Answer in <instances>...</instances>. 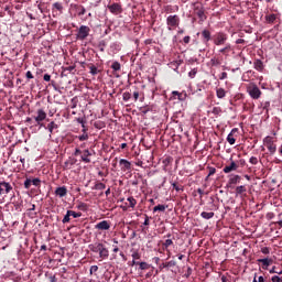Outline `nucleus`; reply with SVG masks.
<instances>
[{
	"label": "nucleus",
	"instance_id": "1",
	"mask_svg": "<svg viewBox=\"0 0 282 282\" xmlns=\"http://www.w3.org/2000/svg\"><path fill=\"white\" fill-rule=\"evenodd\" d=\"M247 93L253 100H259L261 98V89H259V86L254 83L248 84Z\"/></svg>",
	"mask_w": 282,
	"mask_h": 282
},
{
	"label": "nucleus",
	"instance_id": "2",
	"mask_svg": "<svg viewBox=\"0 0 282 282\" xmlns=\"http://www.w3.org/2000/svg\"><path fill=\"white\" fill-rule=\"evenodd\" d=\"M228 41V35L226 33H217L214 37V45H224Z\"/></svg>",
	"mask_w": 282,
	"mask_h": 282
},
{
	"label": "nucleus",
	"instance_id": "3",
	"mask_svg": "<svg viewBox=\"0 0 282 282\" xmlns=\"http://www.w3.org/2000/svg\"><path fill=\"white\" fill-rule=\"evenodd\" d=\"M47 118V112H45V110H43L42 108L37 109L36 111V116L34 117V120L37 124H40V127H43V120H45Z\"/></svg>",
	"mask_w": 282,
	"mask_h": 282
},
{
	"label": "nucleus",
	"instance_id": "4",
	"mask_svg": "<svg viewBox=\"0 0 282 282\" xmlns=\"http://www.w3.org/2000/svg\"><path fill=\"white\" fill-rule=\"evenodd\" d=\"M89 32H91L89 26L82 25L78 30L77 37L79 39V41H85V39L89 36Z\"/></svg>",
	"mask_w": 282,
	"mask_h": 282
},
{
	"label": "nucleus",
	"instance_id": "5",
	"mask_svg": "<svg viewBox=\"0 0 282 282\" xmlns=\"http://www.w3.org/2000/svg\"><path fill=\"white\" fill-rule=\"evenodd\" d=\"M166 23L169 25V30H173V28H177V25H180V17L170 15L166 19Z\"/></svg>",
	"mask_w": 282,
	"mask_h": 282
},
{
	"label": "nucleus",
	"instance_id": "6",
	"mask_svg": "<svg viewBox=\"0 0 282 282\" xmlns=\"http://www.w3.org/2000/svg\"><path fill=\"white\" fill-rule=\"evenodd\" d=\"M12 191V185L6 181H0V195H8Z\"/></svg>",
	"mask_w": 282,
	"mask_h": 282
},
{
	"label": "nucleus",
	"instance_id": "7",
	"mask_svg": "<svg viewBox=\"0 0 282 282\" xmlns=\"http://www.w3.org/2000/svg\"><path fill=\"white\" fill-rule=\"evenodd\" d=\"M265 142H267L268 151L271 153V155H274V153H276V144H274V142L272 141V138L270 137L265 139Z\"/></svg>",
	"mask_w": 282,
	"mask_h": 282
},
{
	"label": "nucleus",
	"instance_id": "8",
	"mask_svg": "<svg viewBox=\"0 0 282 282\" xmlns=\"http://www.w3.org/2000/svg\"><path fill=\"white\" fill-rule=\"evenodd\" d=\"M99 258L100 259H109V249L105 247V245L99 243Z\"/></svg>",
	"mask_w": 282,
	"mask_h": 282
},
{
	"label": "nucleus",
	"instance_id": "9",
	"mask_svg": "<svg viewBox=\"0 0 282 282\" xmlns=\"http://www.w3.org/2000/svg\"><path fill=\"white\" fill-rule=\"evenodd\" d=\"M108 10L111 14H119V12H122V6L120 3H112L108 6Z\"/></svg>",
	"mask_w": 282,
	"mask_h": 282
},
{
	"label": "nucleus",
	"instance_id": "10",
	"mask_svg": "<svg viewBox=\"0 0 282 282\" xmlns=\"http://www.w3.org/2000/svg\"><path fill=\"white\" fill-rule=\"evenodd\" d=\"M96 230H109L111 225L107 220H102L95 226Z\"/></svg>",
	"mask_w": 282,
	"mask_h": 282
},
{
	"label": "nucleus",
	"instance_id": "11",
	"mask_svg": "<svg viewBox=\"0 0 282 282\" xmlns=\"http://www.w3.org/2000/svg\"><path fill=\"white\" fill-rule=\"evenodd\" d=\"M239 169V165L235 161H231L229 165L224 167V173H232V171H237Z\"/></svg>",
	"mask_w": 282,
	"mask_h": 282
},
{
	"label": "nucleus",
	"instance_id": "12",
	"mask_svg": "<svg viewBox=\"0 0 282 282\" xmlns=\"http://www.w3.org/2000/svg\"><path fill=\"white\" fill-rule=\"evenodd\" d=\"M89 156H91V152L89 150H84L82 155V162H85V164H89V162H91V159H89Z\"/></svg>",
	"mask_w": 282,
	"mask_h": 282
},
{
	"label": "nucleus",
	"instance_id": "13",
	"mask_svg": "<svg viewBox=\"0 0 282 282\" xmlns=\"http://www.w3.org/2000/svg\"><path fill=\"white\" fill-rule=\"evenodd\" d=\"M258 263H262L263 270H268V267L272 265V259L270 258L258 259Z\"/></svg>",
	"mask_w": 282,
	"mask_h": 282
},
{
	"label": "nucleus",
	"instance_id": "14",
	"mask_svg": "<svg viewBox=\"0 0 282 282\" xmlns=\"http://www.w3.org/2000/svg\"><path fill=\"white\" fill-rule=\"evenodd\" d=\"M55 195H56L57 197H65V195H67V187H65V186L57 187V188L55 189Z\"/></svg>",
	"mask_w": 282,
	"mask_h": 282
},
{
	"label": "nucleus",
	"instance_id": "15",
	"mask_svg": "<svg viewBox=\"0 0 282 282\" xmlns=\"http://www.w3.org/2000/svg\"><path fill=\"white\" fill-rule=\"evenodd\" d=\"M172 94H173V96H177L178 100H181V101H184V100H186V98H188V94H186V91L180 93L177 90H174V91H172Z\"/></svg>",
	"mask_w": 282,
	"mask_h": 282
},
{
	"label": "nucleus",
	"instance_id": "16",
	"mask_svg": "<svg viewBox=\"0 0 282 282\" xmlns=\"http://www.w3.org/2000/svg\"><path fill=\"white\" fill-rule=\"evenodd\" d=\"M241 182V176L237 174H231L229 177V184H239Z\"/></svg>",
	"mask_w": 282,
	"mask_h": 282
},
{
	"label": "nucleus",
	"instance_id": "17",
	"mask_svg": "<svg viewBox=\"0 0 282 282\" xmlns=\"http://www.w3.org/2000/svg\"><path fill=\"white\" fill-rule=\"evenodd\" d=\"M119 164H120V166H123V169H124L126 171H129V170L131 169V162H129V161L126 160V159H121V160L119 161Z\"/></svg>",
	"mask_w": 282,
	"mask_h": 282
},
{
	"label": "nucleus",
	"instance_id": "18",
	"mask_svg": "<svg viewBox=\"0 0 282 282\" xmlns=\"http://www.w3.org/2000/svg\"><path fill=\"white\" fill-rule=\"evenodd\" d=\"M253 67L257 69V72H263V62H261V59H256Z\"/></svg>",
	"mask_w": 282,
	"mask_h": 282
},
{
	"label": "nucleus",
	"instance_id": "19",
	"mask_svg": "<svg viewBox=\"0 0 282 282\" xmlns=\"http://www.w3.org/2000/svg\"><path fill=\"white\" fill-rule=\"evenodd\" d=\"M77 160L76 159H68L65 163H64V167L65 169H72L74 166V164H76Z\"/></svg>",
	"mask_w": 282,
	"mask_h": 282
},
{
	"label": "nucleus",
	"instance_id": "20",
	"mask_svg": "<svg viewBox=\"0 0 282 282\" xmlns=\"http://www.w3.org/2000/svg\"><path fill=\"white\" fill-rule=\"evenodd\" d=\"M200 217L203 219H213V217H215V213H213V212H203L200 214Z\"/></svg>",
	"mask_w": 282,
	"mask_h": 282
},
{
	"label": "nucleus",
	"instance_id": "21",
	"mask_svg": "<svg viewBox=\"0 0 282 282\" xmlns=\"http://www.w3.org/2000/svg\"><path fill=\"white\" fill-rule=\"evenodd\" d=\"M216 96H217V98H219V99L226 98V89H224V88H217V89H216Z\"/></svg>",
	"mask_w": 282,
	"mask_h": 282
},
{
	"label": "nucleus",
	"instance_id": "22",
	"mask_svg": "<svg viewBox=\"0 0 282 282\" xmlns=\"http://www.w3.org/2000/svg\"><path fill=\"white\" fill-rule=\"evenodd\" d=\"M230 50H232L230 44H226V46L220 48L218 52L219 54H224L225 56H228V52H230Z\"/></svg>",
	"mask_w": 282,
	"mask_h": 282
},
{
	"label": "nucleus",
	"instance_id": "23",
	"mask_svg": "<svg viewBox=\"0 0 282 282\" xmlns=\"http://www.w3.org/2000/svg\"><path fill=\"white\" fill-rule=\"evenodd\" d=\"M202 36H203L205 43H208V41H210V31L204 30V31L202 32Z\"/></svg>",
	"mask_w": 282,
	"mask_h": 282
},
{
	"label": "nucleus",
	"instance_id": "24",
	"mask_svg": "<svg viewBox=\"0 0 282 282\" xmlns=\"http://www.w3.org/2000/svg\"><path fill=\"white\" fill-rule=\"evenodd\" d=\"M127 202H129V208H135V205L138 204V200H135L133 196L128 197Z\"/></svg>",
	"mask_w": 282,
	"mask_h": 282
},
{
	"label": "nucleus",
	"instance_id": "25",
	"mask_svg": "<svg viewBox=\"0 0 282 282\" xmlns=\"http://www.w3.org/2000/svg\"><path fill=\"white\" fill-rule=\"evenodd\" d=\"M58 128V124H56V122L54 121H51L48 124H47V130L50 133H54V129H57Z\"/></svg>",
	"mask_w": 282,
	"mask_h": 282
},
{
	"label": "nucleus",
	"instance_id": "26",
	"mask_svg": "<svg viewBox=\"0 0 282 282\" xmlns=\"http://www.w3.org/2000/svg\"><path fill=\"white\" fill-rule=\"evenodd\" d=\"M89 250H91V252H99V250H100V242L95 243V245H89Z\"/></svg>",
	"mask_w": 282,
	"mask_h": 282
},
{
	"label": "nucleus",
	"instance_id": "27",
	"mask_svg": "<svg viewBox=\"0 0 282 282\" xmlns=\"http://www.w3.org/2000/svg\"><path fill=\"white\" fill-rule=\"evenodd\" d=\"M246 186L240 185L238 187H236V195H243V193H246Z\"/></svg>",
	"mask_w": 282,
	"mask_h": 282
},
{
	"label": "nucleus",
	"instance_id": "28",
	"mask_svg": "<svg viewBox=\"0 0 282 282\" xmlns=\"http://www.w3.org/2000/svg\"><path fill=\"white\" fill-rule=\"evenodd\" d=\"M164 210H166V206L164 205H158L153 208V213H164Z\"/></svg>",
	"mask_w": 282,
	"mask_h": 282
},
{
	"label": "nucleus",
	"instance_id": "29",
	"mask_svg": "<svg viewBox=\"0 0 282 282\" xmlns=\"http://www.w3.org/2000/svg\"><path fill=\"white\" fill-rule=\"evenodd\" d=\"M111 69H113V72H120V69H121L120 62H113L111 64Z\"/></svg>",
	"mask_w": 282,
	"mask_h": 282
},
{
	"label": "nucleus",
	"instance_id": "30",
	"mask_svg": "<svg viewBox=\"0 0 282 282\" xmlns=\"http://www.w3.org/2000/svg\"><path fill=\"white\" fill-rule=\"evenodd\" d=\"M210 65H212V67H217L218 65H221V62L219 61V58L213 57L210 59Z\"/></svg>",
	"mask_w": 282,
	"mask_h": 282
},
{
	"label": "nucleus",
	"instance_id": "31",
	"mask_svg": "<svg viewBox=\"0 0 282 282\" xmlns=\"http://www.w3.org/2000/svg\"><path fill=\"white\" fill-rule=\"evenodd\" d=\"M106 188H107V185H105V183L95 184V191H105Z\"/></svg>",
	"mask_w": 282,
	"mask_h": 282
},
{
	"label": "nucleus",
	"instance_id": "32",
	"mask_svg": "<svg viewBox=\"0 0 282 282\" xmlns=\"http://www.w3.org/2000/svg\"><path fill=\"white\" fill-rule=\"evenodd\" d=\"M227 142L229 144H235V142H237V140L235 139V137L232 135V132H230L228 135H227Z\"/></svg>",
	"mask_w": 282,
	"mask_h": 282
},
{
	"label": "nucleus",
	"instance_id": "33",
	"mask_svg": "<svg viewBox=\"0 0 282 282\" xmlns=\"http://www.w3.org/2000/svg\"><path fill=\"white\" fill-rule=\"evenodd\" d=\"M131 257H132V259L138 261L141 259L142 256L140 254V252L138 250H133Z\"/></svg>",
	"mask_w": 282,
	"mask_h": 282
},
{
	"label": "nucleus",
	"instance_id": "34",
	"mask_svg": "<svg viewBox=\"0 0 282 282\" xmlns=\"http://www.w3.org/2000/svg\"><path fill=\"white\" fill-rule=\"evenodd\" d=\"M68 215H70V217H73L74 219H78V217H80L83 214L76 213L74 210H68Z\"/></svg>",
	"mask_w": 282,
	"mask_h": 282
},
{
	"label": "nucleus",
	"instance_id": "35",
	"mask_svg": "<svg viewBox=\"0 0 282 282\" xmlns=\"http://www.w3.org/2000/svg\"><path fill=\"white\" fill-rule=\"evenodd\" d=\"M72 217V215L69 214V210H67L66 215L63 218V224H69V218Z\"/></svg>",
	"mask_w": 282,
	"mask_h": 282
},
{
	"label": "nucleus",
	"instance_id": "36",
	"mask_svg": "<svg viewBox=\"0 0 282 282\" xmlns=\"http://www.w3.org/2000/svg\"><path fill=\"white\" fill-rule=\"evenodd\" d=\"M212 113L214 116H219L221 113V108L219 107H214L213 110H212Z\"/></svg>",
	"mask_w": 282,
	"mask_h": 282
},
{
	"label": "nucleus",
	"instance_id": "37",
	"mask_svg": "<svg viewBox=\"0 0 282 282\" xmlns=\"http://www.w3.org/2000/svg\"><path fill=\"white\" fill-rule=\"evenodd\" d=\"M140 270H149V263L147 262H139Z\"/></svg>",
	"mask_w": 282,
	"mask_h": 282
},
{
	"label": "nucleus",
	"instance_id": "38",
	"mask_svg": "<svg viewBox=\"0 0 282 282\" xmlns=\"http://www.w3.org/2000/svg\"><path fill=\"white\" fill-rule=\"evenodd\" d=\"M122 98L126 102L131 100V93H123Z\"/></svg>",
	"mask_w": 282,
	"mask_h": 282
},
{
	"label": "nucleus",
	"instance_id": "39",
	"mask_svg": "<svg viewBox=\"0 0 282 282\" xmlns=\"http://www.w3.org/2000/svg\"><path fill=\"white\" fill-rule=\"evenodd\" d=\"M53 8H55V10H58L61 12L63 10V4L61 2H55L53 4Z\"/></svg>",
	"mask_w": 282,
	"mask_h": 282
},
{
	"label": "nucleus",
	"instance_id": "40",
	"mask_svg": "<svg viewBox=\"0 0 282 282\" xmlns=\"http://www.w3.org/2000/svg\"><path fill=\"white\" fill-rule=\"evenodd\" d=\"M31 184H33V186H41V180L40 178H33L31 181Z\"/></svg>",
	"mask_w": 282,
	"mask_h": 282
},
{
	"label": "nucleus",
	"instance_id": "41",
	"mask_svg": "<svg viewBox=\"0 0 282 282\" xmlns=\"http://www.w3.org/2000/svg\"><path fill=\"white\" fill-rule=\"evenodd\" d=\"M249 162H250V164H258L259 163V159H257V156H251L250 159H249Z\"/></svg>",
	"mask_w": 282,
	"mask_h": 282
},
{
	"label": "nucleus",
	"instance_id": "42",
	"mask_svg": "<svg viewBox=\"0 0 282 282\" xmlns=\"http://www.w3.org/2000/svg\"><path fill=\"white\" fill-rule=\"evenodd\" d=\"M78 140H80V142H84V140H89V135L87 133H84L78 137Z\"/></svg>",
	"mask_w": 282,
	"mask_h": 282
},
{
	"label": "nucleus",
	"instance_id": "43",
	"mask_svg": "<svg viewBox=\"0 0 282 282\" xmlns=\"http://www.w3.org/2000/svg\"><path fill=\"white\" fill-rule=\"evenodd\" d=\"M30 186H32V180L26 178V180L24 181V187H25V188H30Z\"/></svg>",
	"mask_w": 282,
	"mask_h": 282
},
{
	"label": "nucleus",
	"instance_id": "44",
	"mask_svg": "<svg viewBox=\"0 0 282 282\" xmlns=\"http://www.w3.org/2000/svg\"><path fill=\"white\" fill-rule=\"evenodd\" d=\"M271 281H272V282H282V279H281V276H279V275H273V276L271 278Z\"/></svg>",
	"mask_w": 282,
	"mask_h": 282
},
{
	"label": "nucleus",
	"instance_id": "45",
	"mask_svg": "<svg viewBox=\"0 0 282 282\" xmlns=\"http://www.w3.org/2000/svg\"><path fill=\"white\" fill-rule=\"evenodd\" d=\"M261 252H262V254H270V248L263 247V248H261Z\"/></svg>",
	"mask_w": 282,
	"mask_h": 282
},
{
	"label": "nucleus",
	"instance_id": "46",
	"mask_svg": "<svg viewBox=\"0 0 282 282\" xmlns=\"http://www.w3.org/2000/svg\"><path fill=\"white\" fill-rule=\"evenodd\" d=\"M197 17H199V19H200L202 21H204V20L206 19V15L204 14V11H198V12H197Z\"/></svg>",
	"mask_w": 282,
	"mask_h": 282
},
{
	"label": "nucleus",
	"instance_id": "47",
	"mask_svg": "<svg viewBox=\"0 0 282 282\" xmlns=\"http://www.w3.org/2000/svg\"><path fill=\"white\" fill-rule=\"evenodd\" d=\"M165 264H166V268H175L176 265L175 261H169Z\"/></svg>",
	"mask_w": 282,
	"mask_h": 282
},
{
	"label": "nucleus",
	"instance_id": "48",
	"mask_svg": "<svg viewBox=\"0 0 282 282\" xmlns=\"http://www.w3.org/2000/svg\"><path fill=\"white\" fill-rule=\"evenodd\" d=\"M165 248H169V246H173V240L166 239L164 242Z\"/></svg>",
	"mask_w": 282,
	"mask_h": 282
},
{
	"label": "nucleus",
	"instance_id": "49",
	"mask_svg": "<svg viewBox=\"0 0 282 282\" xmlns=\"http://www.w3.org/2000/svg\"><path fill=\"white\" fill-rule=\"evenodd\" d=\"M226 78H228V73H226V72L221 73L219 79L226 80Z\"/></svg>",
	"mask_w": 282,
	"mask_h": 282
},
{
	"label": "nucleus",
	"instance_id": "50",
	"mask_svg": "<svg viewBox=\"0 0 282 282\" xmlns=\"http://www.w3.org/2000/svg\"><path fill=\"white\" fill-rule=\"evenodd\" d=\"M172 186L176 193H180V191H182V188L180 186H177V183H172Z\"/></svg>",
	"mask_w": 282,
	"mask_h": 282
},
{
	"label": "nucleus",
	"instance_id": "51",
	"mask_svg": "<svg viewBox=\"0 0 282 282\" xmlns=\"http://www.w3.org/2000/svg\"><path fill=\"white\" fill-rule=\"evenodd\" d=\"M94 272H98V265L90 267V274H94Z\"/></svg>",
	"mask_w": 282,
	"mask_h": 282
},
{
	"label": "nucleus",
	"instance_id": "52",
	"mask_svg": "<svg viewBox=\"0 0 282 282\" xmlns=\"http://www.w3.org/2000/svg\"><path fill=\"white\" fill-rule=\"evenodd\" d=\"M139 98H140V93L134 91V93H133L134 102H138V99H139Z\"/></svg>",
	"mask_w": 282,
	"mask_h": 282
},
{
	"label": "nucleus",
	"instance_id": "53",
	"mask_svg": "<svg viewBox=\"0 0 282 282\" xmlns=\"http://www.w3.org/2000/svg\"><path fill=\"white\" fill-rule=\"evenodd\" d=\"M43 78L45 83H50V80H52V76H50L48 74H45Z\"/></svg>",
	"mask_w": 282,
	"mask_h": 282
},
{
	"label": "nucleus",
	"instance_id": "54",
	"mask_svg": "<svg viewBox=\"0 0 282 282\" xmlns=\"http://www.w3.org/2000/svg\"><path fill=\"white\" fill-rule=\"evenodd\" d=\"M26 78H29V80L34 78V75H32V72H30V70L26 72Z\"/></svg>",
	"mask_w": 282,
	"mask_h": 282
},
{
	"label": "nucleus",
	"instance_id": "55",
	"mask_svg": "<svg viewBox=\"0 0 282 282\" xmlns=\"http://www.w3.org/2000/svg\"><path fill=\"white\" fill-rule=\"evenodd\" d=\"M77 121L79 122V124H82L83 131L85 133V121H83V119H78Z\"/></svg>",
	"mask_w": 282,
	"mask_h": 282
},
{
	"label": "nucleus",
	"instance_id": "56",
	"mask_svg": "<svg viewBox=\"0 0 282 282\" xmlns=\"http://www.w3.org/2000/svg\"><path fill=\"white\" fill-rule=\"evenodd\" d=\"M183 41H184V43H186V44L191 43V36H185V37L183 39Z\"/></svg>",
	"mask_w": 282,
	"mask_h": 282
},
{
	"label": "nucleus",
	"instance_id": "57",
	"mask_svg": "<svg viewBox=\"0 0 282 282\" xmlns=\"http://www.w3.org/2000/svg\"><path fill=\"white\" fill-rule=\"evenodd\" d=\"M80 153H83V151H80V149L76 148L75 152H74V155H80Z\"/></svg>",
	"mask_w": 282,
	"mask_h": 282
},
{
	"label": "nucleus",
	"instance_id": "58",
	"mask_svg": "<svg viewBox=\"0 0 282 282\" xmlns=\"http://www.w3.org/2000/svg\"><path fill=\"white\" fill-rule=\"evenodd\" d=\"M237 45H241V43H246L243 39H238L236 40Z\"/></svg>",
	"mask_w": 282,
	"mask_h": 282
},
{
	"label": "nucleus",
	"instance_id": "59",
	"mask_svg": "<svg viewBox=\"0 0 282 282\" xmlns=\"http://www.w3.org/2000/svg\"><path fill=\"white\" fill-rule=\"evenodd\" d=\"M195 74H197V72H195V70H191V72H189V76H191V78H195Z\"/></svg>",
	"mask_w": 282,
	"mask_h": 282
},
{
	"label": "nucleus",
	"instance_id": "60",
	"mask_svg": "<svg viewBox=\"0 0 282 282\" xmlns=\"http://www.w3.org/2000/svg\"><path fill=\"white\" fill-rule=\"evenodd\" d=\"M269 272H270V274H275V272H276V267H273Z\"/></svg>",
	"mask_w": 282,
	"mask_h": 282
},
{
	"label": "nucleus",
	"instance_id": "61",
	"mask_svg": "<svg viewBox=\"0 0 282 282\" xmlns=\"http://www.w3.org/2000/svg\"><path fill=\"white\" fill-rule=\"evenodd\" d=\"M149 224H150V223H149V217L147 216L145 219H144L143 225H144V226H149Z\"/></svg>",
	"mask_w": 282,
	"mask_h": 282
},
{
	"label": "nucleus",
	"instance_id": "62",
	"mask_svg": "<svg viewBox=\"0 0 282 282\" xmlns=\"http://www.w3.org/2000/svg\"><path fill=\"white\" fill-rule=\"evenodd\" d=\"M258 282H265V279H264L262 275H260V276L258 278Z\"/></svg>",
	"mask_w": 282,
	"mask_h": 282
},
{
	"label": "nucleus",
	"instance_id": "63",
	"mask_svg": "<svg viewBox=\"0 0 282 282\" xmlns=\"http://www.w3.org/2000/svg\"><path fill=\"white\" fill-rule=\"evenodd\" d=\"M159 268L160 270H164V268H167V267H166V263H161Z\"/></svg>",
	"mask_w": 282,
	"mask_h": 282
},
{
	"label": "nucleus",
	"instance_id": "64",
	"mask_svg": "<svg viewBox=\"0 0 282 282\" xmlns=\"http://www.w3.org/2000/svg\"><path fill=\"white\" fill-rule=\"evenodd\" d=\"M221 281H223V282H228V278H226V275H223V276H221Z\"/></svg>",
	"mask_w": 282,
	"mask_h": 282
}]
</instances>
